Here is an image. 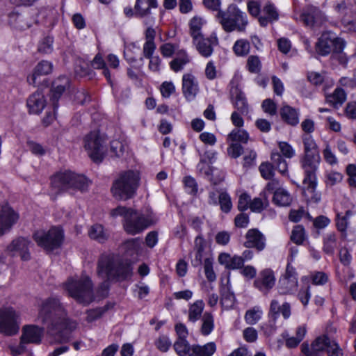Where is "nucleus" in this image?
I'll return each instance as SVG.
<instances>
[{
  "mask_svg": "<svg viewBox=\"0 0 356 356\" xmlns=\"http://www.w3.org/2000/svg\"><path fill=\"white\" fill-rule=\"evenodd\" d=\"M66 313L58 299L49 298L42 301L38 313L39 321L45 325L51 334L60 333V343L70 340L68 331L72 332L76 328V321L66 318Z\"/></svg>",
  "mask_w": 356,
  "mask_h": 356,
  "instance_id": "obj_1",
  "label": "nucleus"
},
{
  "mask_svg": "<svg viewBox=\"0 0 356 356\" xmlns=\"http://www.w3.org/2000/svg\"><path fill=\"white\" fill-rule=\"evenodd\" d=\"M110 215L113 218L122 217L123 228L127 234L131 235L141 233L157 221L152 213H143L132 208L123 206H118L111 209Z\"/></svg>",
  "mask_w": 356,
  "mask_h": 356,
  "instance_id": "obj_2",
  "label": "nucleus"
},
{
  "mask_svg": "<svg viewBox=\"0 0 356 356\" xmlns=\"http://www.w3.org/2000/svg\"><path fill=\"white\" fill-rule=\"evenodd\" d=\"M304 155L300 159L301 168L304 171L303 184L307 189L313 192L316 186V171L321 161L318 147L309 135L302 137Z\"/></svg>",
  "mask_w": 356,
  "mask_h": 356,
  "instance_id": "obj_3",
  "label": "nucleus"
},
{
  "mask_svg": "<svg viewBox=\"0 0 356 356\" xmlns=\"http://www.w3.org/2000/svg\"><path fill=\"white\" fill-rule=\"evenodd\" d=\"M97 275L105 279L101 288L107 289L108 282L111 280L122 281L132 276V267L130 264H124L110 254H102L97 261Z\"/></svg>",
  "mask_w": 356,
  "mask_h": 356,
  "instance_id": "obj_4",
  "label": "nucleus"
},
{
  "mask_svg": "<svg viewBox=\"0 0 356 356\" xmlns=\"http://www.w3.org/2000/svg\"><path fill=\"white\" fill-rule=\"evenodd\" d=\"M140 175L136 170H128L121 172L113 181L111 192L118 200H127L136 193L139 186Z\"/></svg>",
  "mask_w": 356,
  "mask_h": 356,
  "instance_id": "obj_5",
  "label": "nucleus"
},
{
  "mask_svg": "<svg viewBox=\"0 0 356 356\" xmlns=\"http://www.w3.org/2000/svg\"><path fill=\"white\" fill-rule=\"evenodd\" d=\"M216 18L226 33L244 32L248 24L246 13L235 4H230L225 10H219Z\"/></svg>",
  "mask_w": 356,
  "mask_h": 356,
  "instance_id": "obj_6",
  "label": "nucleus"
},
{
  "mask_svg": "<svg viewBox=\"0 0 356 356\" xmlns=\"http://www.w3.org/2000/svg\"><path fill=\"white\" fill-rule=\"evenodd\" d=\"M70 296L78 302L87 305L94 300L93 284L86 275L79 277H70L65 283Z\"/></svg>",
  "mask_w": 356,
  "mask_h": 356,
  "instance_id": "obj_7",
  "label": "nucleus"
},
{
  "mask_svg": "<svg viewBox=\"0 0 356 356\" xmlns=\"http://www.w3.org/2000/svg\"><path fill=\"white\" fill-rule=\"evenodd\" d=\"M51 187L57 192L69 189H76L84 192L88 190L90 181L83 175L76 174L72 171H64L54 175L51 177Z\"/></svg>",
  "mask_w": 356,
  "mask_h": 356,
  "instance_id": "obj_8",
  "label": "nucleus"
},
{
  "mask_svg": "<svg viewBox=\"0 0 356 356\" xmlns=\"http://www.w3.org/2000/svg\"><path fill=\"white\" fill-rule=\"evenodd\" d=\"M33 237L38 246L51 252L60 246L63 240V234L59 227H53L48 231L43 229L36 231Z\"/></svg>",
  "mask_w": 356,
  "mask_h": 356,
  "instance_id": "obj_9",
  "label": "nucleus"
},
{
  "mask_svg": "<svg viewBox=\"0 0 356 356\" xmlns=\"http://www.w3.org/2000/svg\"><path fill=\"white\" fill-rule=\"evenodd\" d=\"M21 324L20 314L11 307L0 308V333L13 336L18 333Z\"/></svg>",
  "mask_w": 356,
  "mask_h": 356,
  "instance_id": "obj_10",
  "label": "nucleus"
},
{
  "mask_svg": "<svg viewBox=\"0 0 356 356\" xmlns=\"http://www.w3.org/2000/svg\"><path fill=\"white\" fill-rule=\"evenodd\" d=\"M271 162H263L259 167L261 177L270 180L275 176V170H277L282 175L288 177V164L282 155L278 152H272Z\"/></svg>",
  "mask_w": 356,
  "mask_h": 356,
  "instance_id": "obj_11",
  "label": "nucleus"
},
{
  "mask_svg": "<svg viewBox=\"0 0 356 356\" xmlns=\"http://www.w3.org/2000/svg\"><path fill=\"white\" fill-rule=\"evenodd\" d=\"M104 144V140L98 131H91L86 136L84 147L93 161H102L106 152Z\"/></svg>",
  "mask_w": 356,
  "mask_h": 356,
  "instance_id": "obj_12",
  "label": "nucleus"
},
{
  "mask_svg": "<svg viewBox=\"0 0 356 356\" xmlns=\"http://www.w3.org/2000/svg\"><path fill=\"white\" fill-rule=\"evenodd\" d=\"M240 78L234 76L230 82V95L234 108L242 115H246L249 111V105L245 94L238 87Z\"/></svg>",
  "mask_w": 356,
  "mask_h": 356,
  "instance_id": "obj_13",
  "label": "nucleus"
},
{
  "mask_svg": "<svg viewBox=\"0 0 356 356\" xmlns=\"http://www.w3.org/2000/svg\"><path fill=\"white\" fill-rule=\"evenodd\" d=\"M330 337L323 334L316 337L311 344L304 342L301 345V352L305 356H323L326 350Z\"/></svg>",
  "mask_w": 356,
  "mask_h": 356,
  "instance_id": "obj_14",
  "label": "nucleus"
},
{
  "mask_svg": "<svg viewBox=\"0 0 356 356\" xmlns=\"http://www.w3.org/2000/svg\"><path fill=\"white\" fill-rule=\"evenodd\" d=\"M19 218L18 214L8 204L0 208V235L8 232Z\"/></svg>",
  "mask_w": 356,
  "mask_h": 356,
  "instance_id": "obj_15",
  "label": "nucleus"
},
{
  "mask_svg": "<svg viewBox=\"0 0 356 356\" xmlns=\"http://www.w3.org/2000/svg\"><path fill=\"white\" fill-rule=\"evenodd\" d=\"M300 19L310 28H316L322 25L325 21L324 15L317 8L309 6L300 15Z\"/></svg>",
  "mask_w": 356,
  "mask_h": 356,
  "instance_id": "obj_16",
  "label": "nucleus"
},
{
  "mask_svg": "<svg viewBox=\"0 0 356 356\" xmlns=\"http://www.w3.org/2000/svg\"><path fill=\"white\" fill-rule=\"evenodd\" d=\"M245 241L243 245L247 248H254L258 252L264 250L266 248L265 236L256 228L248 230L245 236Z\"/></svg>",
  "mask_w": 356,
  "mask_h": 356,
  "instance_id": "obj_17",
  "label": "nucleus"
},
{
  "mask_svg": "<svg viewBox=\"0 0 356 356\" xmlns=\"http://www.w3.org/2000/svg\"><path fill=\"white\" fill-rule=\"evenodd\" d=\"M275 277L271 269L266 268L259 273L254 281V286L264 293H267L275 285Z\"/></svg>",
  "mask_w": 356,
  "mask_h": 356,
  "instance_id": "obj_18",
  "label": "nucleus"
},
{
  "mask_svg": "<svg viewBox=\"0 0 356 356\" xmlns=\"http://www.w3.org/2000/svg\"><path fill=\"white\" fill-rule=\"evenodd\" d=\"M69 86L70 79L66 76H61L53 82L51 89L50 99L52 102L53 109L54 111L58 108V102Z\"/></svg>",
  "mask_w": 356,
  "mask_h": 356,
  "instance_id": "obj_19",
  "label": "nucleus"
},
{
  "mask_svg": "<svg viewBox=\"0 0 356 356\" xmlns=\"http://www.w3.org/2000/svg\"><path fill=\"white\" fill-rule=\"evenodd\" d=\"M199 92V85L196 78L191 74H184L182 76V92L188 101L195 99Z\"/></svg>",
  "mask_w": 356,
  "mask_h": 356,
  "instance_id": "obj_20",
  "label": "nucleus"
},
{
  "mask_svg": "<svg viewBox=\"0 0 356 356\" xmlns=\"http://www.w3.org/2000/svg\"><path fill=\"white\" fill-rule=\"evenodd\" d=\"M44 330L37 325H29L24 326L21 339L27 343L39 344L42 341Z\"/></svg>",
  "mask_w": 356,
  "mask_h": 356,
  "instance_id": "obj_21",
  "label": "nucleus"
},
{
  "mask_svg": "<svg viewBox=\"0 0 356 356\" xmlns=\"http://www.w3.org/2000/svg\"><path fill=\"white\" fill-rule=\"evenodd\" d=\"M8 22L10 26L18 30H24L31 26L29 17L16 10L9 13L8 15Z\"/></svg>",
  "mask_w": 356,
  "mask_h": 356,
  "instance_id": "obj_22",
  "label": "nucleus"
},
{
  "mask_svg": "<svg viewBox=\"0 0 356 356\" xmlns=\"http://www.w3.org/2000/svg\"><path fill=\"white\" fill-rule=\"evenodd\" d=\"M47 102L44 95L40 92H36L29 96L26 105L30 113L40 114L46 106Z\"/></svg>",
  "mask_w": 356,
  "mask_h": 356,
  "instance_id": "obj_23",
  "label": "nucleus"
},
{
  "mask_svg": "<svg viewBox=\"0 0 356 356\" xmlns=\"http://www.w3.org/2000/svg\"><path fill=\"white\" fill-rule=\"evenodd\" d=\"M280 115L282 120L288 125L295 127L299 123V110L288 104H282L280 109Z\"/></svg>",
  "mask_w": 356,
  "mask_h": 356,
  "instance_id": "obj_24",
  "label": "nucleus"
},
{
  "mask_svg": "<svg viewBox=\"0 0 356 356\" xmlns=\"http://www.w3.org/2000/svg\"><path fill=\"white\" fill-rule=\"evenodd\" d=\"M31 242L25 238H18L13 241L12 243L8 245V250L10 252H18L22 260H29L30 254L29 247Z\"/></svg>",
  "mask_w": 356,
  "mask_h": 356,
  "instance_id": "obj_25",
  "label": "nucleus"
},
{
  "mask_svg": "<svg viewBox=\"0 0 356 356\" xmlns=\"http://www.w3.org/2000/svg\"><path fill=\"white\" fill-rule=\"evenodd\" d=\"M316 51L323 56L332 52V33L330 32L323 33L319 38L318 41L316 44Z\"/></svg>",
  "mask_w": 356,
  "mask_h": 356,
  "instance_id": "obj_26",
  "label": "nucleus"
},
{
  "mask_svg": "<svg viewBox=\"0 0 356 356\" xmlns=\"http://www.w3.org/2000/svg\"><path fill=\"white\" fill-rule=\"evenodd\" d=\"M52 70V64L47 60H42L35 67L33 74L27 78L29 84L34 86H37L38 76L47 75Z\"/></svg>",
  "mask_w": 356,
  "mask_h": 356,
  "instance_id": "obj_27",
  "label": "nucleus"
},
{
  "mask_svg": "<svg viewBox=\"0 0 356 356\" xmlns=\"http://www.w3.org/2000/svg\"><path fill=\"white\" fill-rule=\"evenodd\" d=\"M158 6L156 0H136L134 6L136 17L143 18L151 13V8H156Z\"/></svg>",
  "mask_w": 356,
  "mask_h": 356,
  "instance_id": "obj_28",
  "label": "nucleus"
},
{
  "mask_svg": "<svg viewBox=\"0 0 356 356\" xmlns=\"http://www.w3.org/2000/svg\"><path fill=\"white\" fill-rule=\"evenodd\" d=\"M262 12L264 15L259 17V22L261 26H266L269 22L278 19L279 14L272 3H267Z\"/></svg>",
  "mask_w": 356,
  "mask_h": 356,
  "instance_id": "obj_29",
  "label": "nucleus"
},
{
  "mask_svg": "<svg viewBox=\"0 0 356 356\" xmlns=\"http://www.w3.org/2000/svg\"><path fill=\"white\" fill-rule=\"evenodd\" d=\"M216 38H204L203 36L200 37L196 41L193 40V43L196 46L198 52L204 57H209L213 53V44Z\"/></svg>",
  "mask_w": 356,
  "mask_h": 356,
  "instance_id": "obj_30",
  "label": "nucleus"
},
{
  "mask_svg": "<svg viewBox=\"0 0 356 356\" xmlns=\"http://www.w3.org/2000/svg\"><path fill=\"white\" fill-rule=\"evenodd\" d=\"M190 62V58L184 50L176 52L175 57L170 62V67L175 72L182 70L184 66Z\"/></svg>",
  "mask_w": 356,
  "mask_h": 356,
  "instance_id": "obj_31",
  "label": "nucleus"
},
{
  "mask_svg": "<svg viewBox=\"0 0 356 356\" xmlns=\"http://www.w3.org/2000/svg\"><path fill=\"white\" fill-rule=\"evenodd\" d=\"M190 356H212L216 350L214 342H209L203 346L199 344L192 345Z\"/></svg>",
  "mask_w": 356,
  "mask_h": 356,
  "instance_id": "obj_32",
  "label": "nucleus"
},
{
  "mask_svg": "<svg viewBox=\"0 0 356 356\" xmlns=\"http://www.w3.org/2000/svg\"><path fill=\"white\" fill-rule=\"evenodd\" d=\"M204 308V302L202 300L195 301L191 304L188 308V321L195 323L202 316V312Z\"/></svg>",
  "mask_w": 356,
  "mask_h": 356,
  "instance_id": "obj_33",
  "label": "nucleus"
},
{
  "mask_svg": "<svg viewBox=\"0 0 356 356\" xmlns=\"http://www.w3.org/2000/svg\"><path fill=\"white\" fill-rule=\"evenodd\" d=\"M273 201L278 206L287 207L291 203L292 197L287 191L279 188L274 191Z\"/></svg>",
  "mask_w": 356,
  "mask_h": 356,
  "instance_id": "obj_34",
  "label": "nucleus"
},
{
  "mask_svg": "<svg viewBox=\"0 0 356 356\" xmlns=\"http://www.w3.org/2000/svg\"><path fill=\"white\" fill-rule=\"evenodd\" d=\"M200 332L203 336L210 334L214 329V317L211 312H206L201 318Z\"/></svg>",
  "mask_w": 356,
  "mask_h": 356,
  "instance_id": "obj_35",
  "label": "nucleus"
},
{
  "mask_svg": "<svg viewBox=\"0 0 356 356\" xmlns=\"http://www.w3.org/2000/svg\"><path fill=\"white\" fill-rule=\"evenodd\" d=\"M298 281L281 277L279 280V290L281 294L291 293L297 291Z\"/></svg>",
  "mask_w": 356,
  "mask_h": 356,
  "instance_id": "obj_36",
  "label": "nucleus"
},
{
  "mask_svg": "<svg viewBox=\"0 0 356 356\" xmlns=\"http://www.w3.org/2000/svg\"><path fill=\"white\" fill-rule=\"evenodd\" d=\"M346 99V93L341 88L335 89L332 95L326 97V100L328 103L331 104L335 108L341 106Z\"/></svg>",
  "mask_w": 356,
  "mask_h": 356,
  "instance_id": "obj_37",
  "label": "nucleus"
},
{
  "mask_svg": "<svg viewBox=\"0 0 356 356\" xmlns=\"http://www.w3.org/2000/svg\"><path fill=\"white\" fill-rule=\"evenodd\" d=\"M173 348L179 356H190L192 345H190L187 339H177Z\"/></svg>",
  "mask_w": 356,
  "mask_h": 356,
  "instance_id": "obj_38",
  "label": "nucleus"
},
{
  "mask_svg": "<svg viewBox=\"0 0 356 356\" xmlns=\"http://www.w3.org/2000/svg\"><path fill=\"white\" fill-rule=\"evenodd\" d=\"M197 169L200 173L204 175L208 179L214 184L217 185L220 183L224 179V176L222 175L220 178L216 179L213 177V169L206 163V162L201 159L200 162L197 165Z\"/></svg>",
  "mask_w": 356,
  "mask_h": 356,
  "instance_id": "obj_39",
  "label": "nucleus"
},
{
  "mask_svg": "<svg viewBox=\"0 0 356 356\" xmlns=\"http://www.w3.org/2000/svg\"><path fill=\"white\" fill-rule=\"evenodd\" d=\"M202 25V19L200 17H194L190 21V34L194 41H196L200 37L202 36L201 33Z\"/></svg>",
  "mask_w": 356,
  "mask_h": 356,
  "instance_id": "obj_40",
  "label": "nucleus"
},
{
  "mask_svg": "<svg viewBox=\"0 0 356 356\" xmlns=\"http://www.w3.org/2000/svg\"><path fill=\"white\" fill-rule=\"evenodd\" d=\"M337 247V236L336 234L332 232L327 234L323 241V251L327 254L332 255Z\"/></svg>",
  "mask_w": 356,
  "mask_h": 356,
  "instance_id": "obj_41",
  "label": "nucleus"
},
{
  "mask_svg": "<svg viewBox=\"0 0 356 356\" xmlns=\"http://www.w3.org/2000/svg\"><path fill=\"white\" fill-rule=\"evenodd\" d=\"M89 236L99 243H104L107 239V235L104 231V227L99 224L92 226L89 230Z\"/></svg>",
  "mask_w": 356,
  "mask_h": 356,
  "instance_id": "obj_42",
  "label": "nucleus"
},
{
  "mask_svg": "<svg viewBox=\"0 0 356 356\" xmlns=\"http://www.w3.org/2000/svg\"><path fill=\"white\" fill-rule=\"evenodd\" d=\"M141 241L139 238L127 240L123 243V248L129 255L138 254L140 250Z\"/></svg>",
  "mask_w": 356,
  "mask_h": 356,
  "instance_id": "obj_43",
  "label": "nucleus"
},
{
  "mask_svg": "<svg viewBox=\"0 0 356 356\" xmlns=\"http://www.w3.org/2000/svg\"><path fill=\"white\" fill-rule=\"evenodd\" d=\"M220 303L225 309L232 308L235 303V296L229 288H225L222 291Z\"/></svg>",
  "mask_w": 356,
  "mask_h": 356,
  "instance_id": "obj_44",
  "label": "nucleus"
},
{
  "mask_svg": "<svg viewBox=\"0 0 356 356\" xmlns=\"http://www.w3.org/2000/svg\"><path fill=\"white\" fill-rule=\"evenodd\" d=\"M91 65L95 69H102V73L107 80L111 82V73L106 63L100 54H97L91 62Z\"/></svg>",
  "mask_w": 356,
  "mask_h": 356,
  "instance_id": "obj_45",
  "label": "nucleus"
},
{
  "mask_svg": "<svg viewBox=\"0 0 356 356\" xmlns=\"http://www.w3.org/2000/svg\"><path fill=\"white\" fill-rule=\"evenodd\" d=\"M353 213L350 210H347L345 213H337L336 218V225L338 230L343 232L346 230L348 225V219Z\"/></svg>",
  "mask_w": 356,
  "mask_h": 356,
  "instance_id": "obj_46",
  "label": "nucleus"
},
{
  "mask_svg": "<svg viewBox=\"0 0 356 356\" xmlns=\"http://www.w3.org/2000/svg\"><path fill=\"white\" fill-rule=\"evenodd\" d=\"M228 138L234 142L242 143H247L250 138L249 134L246 131L238 128L234 129L228 135Z\"/></svg>",
  "mask_w": 356,
  "mask_h": 356,
  "instance_id": "obj_47",
  "label": "nucleus"
},
{
  "mask_svg": "<svg viewBox=\"0 0 356 356\" xmlns=\"http://www.w3.org/2000/svg\"><path fill=\"white\" fill-rule=\"evenodd\" d=\"M305 239V231L303 226L298 225L294 227L291 240L297 245H301Z\"/></svg>",
  "mask_w": 356,
  "mask_h": 356,
  "instance_id": "obj_48",
  "label": "nucleus"
},
{
  "mask_svg": "<svg viewBox=\"0 0 356 356\" xmlns=\"http://www.w3.org/2000/svg\"><path fill=\"white\" fill-rule=\"evenodd\" d=\"M233 50L237 56H245L249 53L250 43L244 40H237L233 47Z\"/></svg>",
  "mask_w": 356,
  "mask_h": 356,
  "instance_id": "obj_49",
  "label": "nucleus"
},
{
  "mask_svg": "<svg viewBox=\"0 0 356 356\" xmlns=\"http://www.w3.org/2000/svg\"><path fill=\"white\" fill-rule=\"evenodd\" d=\"M246 67L251 73H259L261 68V63L257 56H250L247 60Z\"/></svg>",
  "mask_w": 356,
  "mask_h": 356,
  "instance_id": "obj_50",
  "label": "nucleus"
},
{
  "mask_svg": "<svg viewBox=\"0 0 356 356\" xmlns=\"http://www.w3.org/2000/svg\"><path fill=\"white\" fill-rule=\"evenodd\" d=\"M218 203L220 209L225 213H229L232 208V203L230 196L227 193H221L218 197Z\"/></svg>",
  "mask_w": 356,
  "mask_h": 356,
  "instance_id": "obj_51",
  "label": "nucleus"
},
{
  "mask_svg": "<svg viewBox=\"0 0 356 356\" xmlns=\"http://www.w3.org/2000/svg\"><path fill=\"white\" fill-rule=\"evenodd\" d=\"M54 38L51 36L44 38L39 43L38 50L40 53L50 54L53 51Z\"/></svg>",
  "mask_w": 356,
  "mask_h": 356,
  "instance_id": "obj_52",
  "label": "nucleus"
},
{
  "mask_svg": "<svg viewBox=\"0 0 356 356\" xmlns=\"http://www.w3.org/2000/svg\"><path fill=\"white\" fill-rule=\"evenodd\" d=\"M213 259L211 257L205 258L204 260L205 276L209 282H213L216 279V273L213 269Z\"/></svg>",
  "mask_w": 356,
  "mask_h": 356,
  "instance_id": "obj_53",
  "label": "nucleus"
},
{
  "mask_svg": "<svg viewBox=\"0 0 356 356\" xmlns=\"http://www.w3.org/2000/svg\"><path fill=\"white\" fill-rule=\"evenodd\" d=\"M154 345L161 352L165 353L171 347L172 342L165 335H160L154 341Z\"/></svg>",
  "mask_w": 356,
  "mask_h": 356,
  "instance_id": "obj_54",
  "label": "nucleus"
},
{
  "mask_svg": "<svg viewBox=\"0 0 356 356\" xmlns=\"http://www.w3.org/2000/svg\"><path fill=\"white\" fill-rule=\"evenodd\" d=\"M326 353L328 356H343V350L340 348L338 343L330 338L329 343L326 348Z\"/></svg>",
  "mask_w": 356,
  "mask_h": 356,
  "instance_id": "obj_55",
  "label": "nucleus"
},
{
  "mask_svg": "<svg viewBox=\"0 0 356 356\" xmlns=\"http://www.w3.org/2000/svg\"><path fill=\"white\" fill-rule=\"evenodd\" d=\"M261 108L264 113L270 116H273L277 114V104L270 99H264L261 104Z\"/></svg>",
  "mask_w": 356,
  "mask_h": 356,
  "instance_id": "obj_56",
  "label": "nucleus"
},
{
  "mask_svg": "<svg viewBox=\"0 0 356 356\" xmlns=\"http://www.w3.org/2000/svg\"><path fill=\"white\" fill-rule=\"evenodd\" d=\"M325 178L326 185L332 186L342 181L343 175L339 172L331 171L326 174Z\"/></svg>",
  "mask_w": 356,
  "mask_h": 356,
  "instance_id": "obj_57",
  "label": "nucleus"
},
{
  "mask_svg": "<svg viewBox=\"0 0 356 356\" xmlns=\"http://www.w3.org/2000/svg\"><path fill=\"white\" fill-rule=\"evenodd\" d=\"M184 183L188 193L195 195L197 192V184L194 178L191 176L184 177Z\"/></svg>",
  "mask_w": 356,
  "mask_h": 356,
  "instance_id": "obj_58",
  "label": "nucleus"
},
{
  "mask_svg": "<svg viewBox=\"0 0 356 356\" xmlns=\"http://www.w3.org/2000/svg\"><path fill=\"white\" fill-rule=\"evenodd\" d=\"M261 312L259 309H250L248 310L245 315V319L247 323L250 325H254L260 319Z\"/></svg>",
  "mask_w": 356,
  "mask_h": 356,
  "instance_id": "obj_59",
  "label": "nucleus"
},
{
  "mask_svg": "<svg viewBox=\"0 0 356 356\" xmlns=\"http://www.w3.org/2000/svg\"><path fill=\"white\" fill-rule=\"evenodd\" d=\"M257 153L253 149H247L243 156V167L250 168L254 165Z\"/></svg>",
  "mask_w": 356,
  "mask_h": 356,
  "instance_id": "obj_60",
  "label": "nucleus"
},
{
  "mask_svg": "<svg viewBox=\"0 0 356 356\" xmlns=\"http://www.w3.org/2000/svg\"><path fill=\"white\" fill-rule=\"evenodd\" d=\"M243 152V147L239 143H232L227 148V154L232 158L236 159Z\"/></svg>",
  "mask_w": 356,
  "mask_h": 356,
  "instance_id": "obj_61",
  "label": "nucleus"
},
{
  "mask_svg": "<svg viewBox=\"0 0 356 356\" xmlns=\"http://www.w3.org/2000/svg\"><path fill=\"white\" fill-rule=\"evenodd\" d=\"M251 198L250 196L246 193H242L238 198V209L240 211H246L250 208Z\"/></svg>",
  "mask_w": 356,
  "mask_h": 356,
  "instance_id": "obj_62",
  "label": "nucleus"
},
{
  "mask_svg": "<svg viewBox=\"0 0 356 356\" xmlns=\"http://www.w3.org/2000/svg\"><path fill=\"white\" fill-rule=\"evenodd\" d=\"M333 47L332 52L335 54H341L346 46V42L343 39L336 37L332 33Z\"/></svg>",
  "mask_w": 356,
  "mask_h": 356,
  "instance_id": "obj_63",
  "label": "nucleus"
},
{
  "mask_svg": "<svg viewBox=\"0 0 356 356\" xmlns=\"http://www.w3.org/2000/svg\"><path fill=\"white\" fill-rule=\"evenodd\" d=\"M346 172L348 175V183L351 186L356 187V165L349 164L346 168Z\"/></svg>",
  "mask_w": 356,
  "mask_h": 356,
  "instance_id": "obj_64",
  "label": "nucleus"
}]
</instances>
